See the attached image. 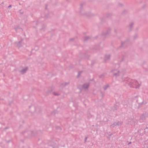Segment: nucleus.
<instances>
[{"instance_id": "f257e3e1", "label": "nucleus", "mask_w": 148, "mask_h": 148, "mask_svg": "<svg viewBox=\"0 0 148 148\" xmlns=\"http://www.w3.org/2000/svg\"><path fill=\"white\" fill-rule=\"evenodd\" d=\"M27 70V69H26V70H25L24 71H21V73H24L25 71Z\"/></svg>"}]
</instances>
